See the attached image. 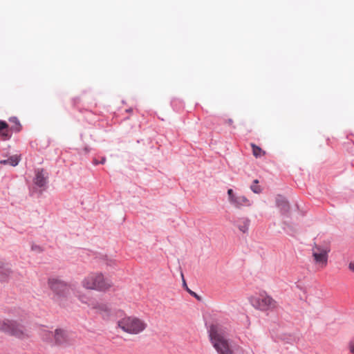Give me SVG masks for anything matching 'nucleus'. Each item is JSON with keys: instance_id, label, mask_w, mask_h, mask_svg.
I'll return each mask as SVG.
<instances>
[{"instance_id": "obj_33", "label": "nucleus", "mask_w": 354, "mask_h": 354, "mask_svg": "<svg viewBox=\"0 0 354 354\" xmlns=\"http://www.w3.org/2000/svg\"><path fill=\"white\" fill-rule=\"evenodd\" d=\"M132 111H133V109L132 108H129V109L126 110V112H127V113H131Z\"/></svg>"}, {"instance_id": "obj_5", "label": "nucleus", "mask_w": 354, "mask_h": 354, "mask_svg": "<svg viewBox=\"0 0 354 354\" xmlns=\"http://www.w3.org/2000/svg\"><path fill=\"white\" fill-rule=\"evenodd\" d=\"M118 326L129 334H138L147 327V324L136 317H125L118 321Z\"/></svg>"}, {"instance_id": "obj_21", "label": "nucleus", "mask_w": 354, "mask_h": 354, "mask_svg": "<svg viewBox=\"0 0 354 354\" xmlns=\"http://www.w3.org/2000/svg\"><path fill=\"white\" fill-rule=\"evenodd\" d=\"M250 221L246 218L243 221L242 224L238 225L239 230L243 233H246L248 231Z\"/></svg>"}, {"instance_id": "obj_27", "label": "nucleus", "mask_w": 354, "mask_h": 354, "mask_svg": "<svg viewBox=\"0 0 354 354\" xmlns=\"http://www.w3.org/2000/svg\"><path fill=\"white\" fill-rule=\"evenodd\" d=\"M348 268L354 272V261H351L348 264Z\"/></svg>"}, {"instance_id": "obj_25", "label": "nucleus", "mask_w": 354, "mask_h": 354, "mask_svg": "<svg viewBox=\"0 0 354 354\" xmlns=\"http://www.w3.org/2000/svg\"><path fill=\"white\" fill-rule=\"evenodd\" d=\"M31 249H32V250L37 251L38 252H42V249H41V246H39L38 245H32L31 247Z\"/></svg>"}, {"instance_id": "obj_30", "label": "nucleus", "mask_w": 354, "mask_h": 354, "mask_svg": "<svg viewBox=\"0 0 354 354\" xmlns=\"http://www.w3.org/2000/svg\"><path fill=\"white\" fill-rule=\"evenodd\" d=\"M226 123L228 124L230 126H232V124H233V120L232 118H228L226 120Z\"/></svg>"}, {"instance_id": "obj_26", "label": "nucleus", "mask_w": 354, "mask_h": 354, "mask_svg": "<svg viewBox=\"0 0 354 354\" xmlns=\"http://www.w3.org/2000/svg\"><path fill=\"white\" fill-rule=\"evenodd\" d=\"M350 352L354 354V343L351 342L349 344Z\"/></svg>"}, {"instance_id": "obj_14", "label": "nucleus", "mask_w": 354, "mask_h": 354, "mask_svg": "<svg viewBox=\"0 0 354 354\" xmlns=\"http://www.w3.org/2000/svg\"><path fill=\"white\" fill-rule=\"evenodd\" d=\"M8 121L10 122L15 123V126L10 127V129L12 131V132L19 133L21 131L22 126H21L20 121L17 117H16V116L10 117L8 119Z\"/></svg>"}, {"instance_id": "obj_11", "label": "nucleus", "mask_w": 354, "mask_h": 354, "mask_svg": "<svg viewBox=\"0 0 354 354\" xmlns=\"http://www.w3.org/2000/svg\"><path fill=\"white\" fill-rule=\"evenodd\" d=\"M10 125L5 120H0V138L3 140H9L12 136Z\"/></svg>"}, {"instance_id": "obj_34", "label": "nucleus", "mask_w": 354, "mask_h": 354, "mask_svg": "<svg viewBox=\"0 0 354 354\" xmlns=\"http://www.w3.org/2000/svg\"><path fill=\"white\" fill-rule=\"evenodd\" d=\"M36 191H37V188H36V187H33L32 191V193H31V194H30V195H32V194H33L34 192H35Z\"/></svg>"}, {"instance_id": "obj_24", "label": "nucleus", "mask_w": 354, "mask_h": 354, "mask_svg": "<svg viewBox=\"0 0 354 354\" xmlns=\"http://www.w3.org/2000/svg\"><path fill=\"white\" fill-rule=\"evenodd\" d=\"M106 158L105 156H102L100 162H98V160L96 158H94L93 159L92 162L94 165H104L106 162Z\"/></svg>"}, {"instance_id": "obj_15", "label": "nucleus", "mask_w": 354, "mask_h": 354, "mask_svg": "<svg viewBox=\"0 0 354 354\" xmlns=\"http://www.w3.org/2000/svg\"><path fill=\"white\" fill-rule=\"evenodd\" d=\"M182 279H183V288L193 297H194L198 301H202V297L198 295L196 292L192 290V289H189L187 286V284L186 283V281L184 278L183 274L181 273Z\"/></svg>"}, {"instance_id": "obj_8", "label": "nucleus", "mask_w": 354, "mask_h": 354, "mask_svg": "<svg viewBox=\"0 0 354 354\" xmlns=\"http://www.w3.org/2000/svg\"><path fill=\"white\" fill-rule=\"evenodd\" d=\"M275 203L276 206L280 209L281 214L284 217H290V205L288 199L283 195L278 194Z\"/></svg>"}, {"instance_id": "obj_23", "label": "nucleus", "mask_w": 354, "mask_h": 354, "mask_svg": "<svg viewBox=\"0 0 354 354\" xmlns=\"http://www.w3.org/2000/svg\"><path fill=\"white\" fill-rule=\"evenodd\" d=\"M284 225L286 227H283V229L288 234L292 236L296 232L295 229L291 225L288 224L286 222L284 223Z\"/></svg>"}, {"instance_id": "obj_16", "label": "nucleus", "mask_w": 354, "mask_h": 354, "mask_svg": "<svg viewBox=\"0 0 354 354\" xmlns=\"http://www.w3.org/2000/svg\"><path fill=\"white\" fill-rule=\"evenodd\" d=\"M244 204L247 206L250 205L249 200L245 196H240L237 197L232 205L237 208H240Z\"/></svg>"}, {"instance_id": "obj_18", "label": "nucleus", "mask_w": 354, "mask_h": 354, "mask_svg": "<svg viewBox=\"0 0 354 354\" xmlns=\"http://www.w3.org/2000/svg\"><path fill=\"white\" fill-rule=\"evenodd\" d=\"M171 106H172L173 109L176 111H178L183 106V102L181 100L178 98H173L171 100Z\"/></svg>"}, {"instance_id": "obj_32", "label": "nucleus", "mask_w": 354, "mask_h": 354, "mask_svg": "<svg viewBox=\"0 0 354 354\" xmlns=\"http://www.w3.org/2000/svg\"><path fill=\"white\" fill-rule=\"evenodd\" d=\"M300 290H302L305 293L306 292V288H301L299 285L297 286Z\"/></svg>"}, {"instance_id": "obj_35", "label": "nucleus", "mask_w": 354, "mask_h": 354, "mask_svg": "<svg viewBox=\"0 0 354 354\" xmlns=\"http://www.w3.org/2000/svg\"><path fill=\"white\" fill-rule=\"evenodd\" d=\"M295 207L297 208V210L299 209V205L297 203L295 204Z\"/></svg>"}, {"instance_id": "obj_31", "label": "nucleus", "mask_w": 354, "mask_h": 354, "mask_svg": "<svg viewBox=\"0 0 354 354\" xmlns=\"http://www.w3.org/2000/svg\"><path fill=\"white\" fill-rule=\"evenodd\" d=\"M3 327V320L0 319V332H2Z\"/></svg>"}, {"instance_id": "obj_19", "label": "nucleus", "mask_w": 354, "mask_h": 354, "mask_svg": "<svg viewBox=\"0 0 354 354\" xmlns=\"http://www.w3.org/2000/svg\"><path fill=\"white\" fill-rule=\"evenodd\" d=\"M42 339L48 343H55L54 334L52 331H46L42 335Z\"/></svg>"}, {"instance_id": "obj_13", "label": "nucleus", "mask_w": 354, "mask_h": 354, "mask_svg": "<svg viewBox=\"0 0 354 354\" xmlns=\"http://www.w3.org/2000/svg\"><path fill=\"white\" fill-rule=\"evenodd\" d=\"M21 158L20 156L17 155H14L10 156L8 159L1 160L0 165H9L12 167H16L19 163Z\"/></svg>"}, {"instance_id": "obj_17", "label": "nucleus", "mask_w": 354, "mask_h": 354, "mask_svg": "<svg viewBox=\"0 0 354 354\" xmlns=\"http://www.w3.org/2000/svg\"><path fill=\"white\" fill-rule=\"evenodd\" d=\"M250 145L252 149V154L255 158H261L266 154V151H263L259 146L257 145L256 144L251 143Z\"/></svg>"}, {"instance_id": "obj_22", "label": "nucleus", "mask_w": 354, "mask_h": 354, "mask_svg": "<svg viewBox=\"0 0 354 354\" xmlns=\"http://www.w3.org/2000/svg\"><path fill=\"white\" fill-rule=\"evenodd\" d=\"M227 196H228V200L230 203L232 205L236 199H237V197L232 189H227Z\"/></svg>"}, {"instance_id": "obj_3", "label": "nucleus", "mask_w": 354, "mask_h": 354, "mask_svg": "<svg viewBox=\"0 0 354 354\" xmlns=\"http://www.w3.org/2000/svg\"><path fill=\"white\" fill-rule=\"evenodd\" d=\"M48 284L53 293V299L62 305L70 294V286L65 281L55 278H49Z\"/></svg>"}, {"instance_id": "obj_20", "label": "nucleus", "mask_w": 354, "mask_h": 354, "mask_svg": "<svg viewBox=\"0 0 354 354\" xmlns=\"http://www.w3.org/2000/svg\"><path fill=\"white\" fill-rule=\"evenodd\" d=\"M259 180L257 179H254L252 181V185H250V189L254 193V194H260L262 192V189L261 186L258 185Z\"/></svg>"}, {"instance_id": "obj_6", "label": "nucleus", "mask_w": 354, "mask_h": 354, "mask_svg": "<svg viewBox=\"0 0 354 354\" xmlns=\"http://www.w3.org/2000/svg\"><path fill=\"white\" fill-rule=\"evenodd\" d=\"M250 304L256 309L266 311L275 307L276 301L270 296L251 297L249 298Z\"/></svg>"}, {"instance_id": "obj_2", "label": "nucleus", "mask_w": 354, "mask_h": 354, "mask_svg": "<svg viewBox=\"0 0 354 354\" xmlns=\"http://www.w3.org/2000/svg\"><path fill=\"white\" fill-rule=\"evenodd\" d=\"M82 283L86 289L102 292L108 290L113 285L112 281L102 272L91 273L83 279Z\"/></svg>"}, {"instance_id": "obj_28", "label": "nucleus", "mask_w": 354, "mask_h": 354, "mask_svg": "<svg viewBox=\"0 0 354 354\" xmlns=\"http://www.w3.org/2000/svg\"><path fill=\"white\" fill-rule=\"evenodd\" d=\"M100 309L102 310H104V311H108V308H107V306L105 304H102L100 306Z\"/></svg>"}, {"instance_id": "obj_7", "label": "nucleus", "mask_w": 354, "mask_h": 354, "mask_svg": "<svg viewBox=\"0 0 354 354\" xmlns=\"http://www.w3.org/2000/svg\"><path fill=\"white\" fill-rule=\"evenodd\" d=\"M49 174L44 168H37L35 169V177L33 183L37 187L40 188L39 194L45 191L48 187Z\"/></svg>"}, {"instance_id": "obj_12", "label": "nucleus", "mask_w": 354, "mask_h": 354, "mask_svg": "<svg viewBox=\"0 0 354 354\" xmlns=\"http://www.w3.org/2000/svg\"><path fill=\"white\" fill-rule=\"evenodd\" d=\"M318 252H313L314 261L317 263L326 264L328 261V252L326 250L317 248Z\"/></svg>"}, {"instance_id": "obj_29", "label": "nucleus", "mask_w": 354, "mask_h": 354, "mask_svg": "<svg viewBox=\"0 0 354 354\" xmlns=\"http://www.w3.org/2000/svg\"><path fill=\"white\" fill-rule=\"evenodd\" d=\"M91 147H90L89 146H87V145H86V146H85V147H84V151H85V153H89V152H90V151H91Z\"/></svg>"}, {"instance_id": "obj_4", "label": "nucleus", "mask_w": 354, "mask_h": 354, "mask_svg": "<svg viewBox=\"0 0 354 354\" xmlns=\"http://www.w3.org/2000/svg\"><path fill=\"white\" fill-rule=\"evenodd\" d=\"M2 329V333L19 339L28 337L26 326L17 319H4Z\"/></svg>"}, {"instance_id": "obj_10", "label": "nucleus", "mask_w": 354, "mask_h": 354, "mask_svg": "<svg viewBox=\"0 0 354 354\" xmlns=\"http://www.w3.org/2000/svg\"><path fill=\"white\" fill-rule=\"evenodd\" d=\"M53 334L55 345L62 346L68 342V337L66 330L62 328H56Z\"/></svg>"}, {"instance_id": "obj_9", "label": "nucleus", "mask_w": 354, "mask_h": 354, "mask_svg": "<svg viewBox=\"0 0 354 354\" xmlns=\"http://www.w3.org/2000/svg\"><path fill=\"white\" fill-rule=\"evenodd\" d=\"M13 272L9 263L0 261V282L1 283H8Z\"/></svg>"}, {"instance_id": "obj_1", "label": "nucleus", "mask_w": 354, "mask_h": 354, "mask_svg": "<svg viewBox=\"0 0 354 354\" xmlns=\"http://www.w3.org/2000/svg\"><path fill=\"white\" fill-rule=\"evenodd\" d=\"M207 333L209 341L218 354H235L233 341L227 338L216 324H212L207 328Z\"/></svg>"}]
</instances>
